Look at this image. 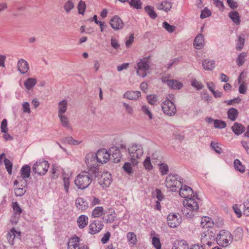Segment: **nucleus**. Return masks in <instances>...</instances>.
Wrapping results in <instances>:
<instances>
[{
  "label": "nucleus",
  "instance_id": "e2e57ef3",
  "mask_svg": "<svg viewBox=\"0 0 249 249\" xmlns=\"http://www.w3.org/2000/svg\"><path fill=\"white\" fill-rule=\"evenodd\" d=\"M245 43V39L241 36H239L236 44V49L238 50H241L244 47Z\"/></svg>",
  "mask_w": 249,
  "mask_h": 249
},
{
  "label": "nucleus",
  "instance_id": "58836bf2",
  "mask_svg": "<svg viewBox=\"0 0 249 249\" xmlns=\"http://www.w3.org/2000/svg\"><path fill=\"white\" fill-rule=\"evenodd\" d=\"M26 179L22 176L18 177L17 179L14 181V184L16 186L26 187L27 183Z\"/></svg>",
  "mask_w": 249,
  "mask_h": 249
},
{
  "label": "nucleus",
  "instance_id": "0eeeda50",
  "mask_svg": "<svg viewBox=\"0 0 249 249\" xmlns=\"http://www.w3.org/2000/svg\"><path fill=\"white\" fill-rule=\"evenodd\" d=\"M85 162L89 171H92L93 173L96 172L98 161L94 153L92 152L88 153L85 156Z\"/></svg>",
  "mask_w": 249,
  "mask_h": 249
},
{
  "label": "nucleus",
  "instance_id": "49530a36",
  "mask_svg": "<svg viewBox=\"0 0 249 249\" xmlns=\"http://www.w3.org/2000/svg\"><path fill=\"white\" fill-rule=\"evenodd\" d=\"M63 182L65 191L68 193L70 186V176L63 175Z\"/></svg>",
  "mask_w": 249,
  "mask_h": 249
},
{
  "label": "nucleus",
  "instance_id": "ddd939ff",
  "mask_svg": "<svg viewBox=\"0 0 249 249\" xmlns=\"http://www.w3.org/2000/svg\"><path fill=\"white\" fill-rule=\"evenodd\" d=\"M98 162L105 163L110 159V154L105 149H99L95 154Z\"/></svg>",
  "mask_w": 249,
  "mask_h": 249
},
{
  "label": "nucleus",
  "instance_id": "a19ab883",
  "mask_svg": "<svg viewBox=\"0 0 249 249\" xmlns=\"http://www.w3.org/2000/svg\"><path fill=\"white\" fill-rule=\"evenodd\" d=\"M144 9L145 12L151 18L155 19L157 18V14L154 11V8L153 7L148 5L145 7Z\"/></svg>",
  "mask_w": 249,
  "mask_h": 249
},
{
  "label": "nucleus",
  "instance_id": "680f3d73",
  "mask_svg": "<svg viewBox=\"0 0 249 249\" xmlns=\"http://www.w3.org/2000/svg\"><path fill=\"white\" fill-rule=\"evenodd\" d=\"M123 169L124 171L129 175L131 174L133 172L131 164L129 162H125L124 164Z\"/></svg>",
  "mask_w": 249,
  "mask_h": 249
},
{
  "label": "nucleus",
  "instance_id": "4468645a",
  "mask_svg": "<svg viewBox=\"0 0 249 249\" xmlns=\"http://www.w3.org/2000/svg\"><path fill=\"white\" fill-rule=\"evenodd\" d=\"M112 182L111 175L108 172L103 173L99 178V183L103 188L108 187Z\"/></svg>",
  "mask_w": 249,
  "mask_h": 249
},
{
  "label": "nucleus",
  "instance_id": "dca6fc26",
  "mask_svg": "<svg viewBox=\"0 0 249 249\" xmlns=\"http://www.w3.org/2000/svg\"><path fill=\"white\" fill-rule=\"evenodd\" d=\"M161 80L164 83H167L169 88L179 89L182 87V84L175 80H171L169 76H163L161 78Z\"/></svg>",
  "mask_w": 249,
  "mask_h": 249
},
{
  "label": "nucleus",
  "instance_id": "f03ea898",
  "mask_svg": "<svg viewBox=\"0 0 249 249\" xmlns=\"http://www.w3.org/2000/svg\"><path fill=\"white\" fill-rule=\"evenodd\" d=\"M128 152L132 164L137 165L143 154L142 146L140 144H133L129 147Z\"/></svg>",
  "mask_w": 249,
  "mask_h": 249
},
{
  "label": "nucleus",
  "instance_id": "2eb2a0df",
  "mask_svg": "<svg viewBox=\"0 0 249 249\" xmlns=\"http://www.w3.org/2000/svg\"><path fill=\"white\" fill-rule=\"evenodd\" d=\"M103 227L104 224L101 221H93L89 226V233L91 234L97 233L101 231Z\"/></svg>",
  "mask_w": 249,
  "mask_h": 249
},
{
  "label": "nucleus",
  "instance_id": "c756f323",
  "mask_svg": "<svg viewBox=\"0 0 249 249\" xmlns=\"http://www.w3.org/2000/svg\"><path fill=\"white\" fill-rule=\"evenodd\" d=\"M62 125L67 128H71L69 119L65 114L58 115Z\"/></svg>",
  "mask_w": 249,
  "mask_h": 249
},
{
  "label": "nucleus",
  "instance_id": "6e6d98bb",
  "mask_svg": "<svg viewBox=\"0 0 249 249\" xmlns=\"http://www.w3.org/2000/svg\"><path fill=\"white\" fill-rule=\"evenodd\" d=\"M159 169L162 175H166L168 173V166L166 164L164 163H162L160 164Z\"/></svg>",
  "mask_w": 249,
  "mask_h": 249
},
{
  "label": "nucleus",
  "instance_id": "1a4fd4ad",
  "mask_svg": "<svg viewBox=\"0 0 249 249\" xmlns=\"http://www.w3.org/2000/svg\"><path fill=\"white\" fill-rule=\"evenodd\" d=\"M49 167L48 161L44 160H38L33 166V171L37 175H44L47 172Z\"/></svg>",
  "mask_w": 249,
  "mask_h": 249
},
{
  "label": "nucleus",
  "instance_id": "e433bc0d",
  "mask_svg": "<svg viewBox=\"0 0 249 249\" xmlns=\"http://www.w3.org/2000/svg\"><path fill=\"white\" fill-rule=\"evenodd\" d=\"M215 67L214 61L205 59L203 60V69L206 70L212 71Z\"/></svg>",
  "mask_w": 249,
  "mask_h": 249
},
{
  "label": "nucleus",
  "instance_id": "f8f14e48",
  "mask_svg": "<svg viewBox=\"0 0 249 249\" xmlns=\"http://www.w3.org/2000/svg\"><path fill=\"white\" fill-rule=\"evenodd\" d=\"M179 189V195L181 197L184 198V199L191 198L195 196L194 191L190 187L186 185H181Z\"/></svg>",
  "mask_w": 249,
  "mask_h": 249
},
{
  "label": "nucleus",
  "instance_id": "bf43d9fd",
  "mask_svg": "<svg viewBox=\"0 0 249 249\" xmlns=\"http://www.w3.org/2000/svg\"><path fill=\"white\" fill-rule=\"evenodd\" d=\"M116 217V214L114 211H112L110 213L107 215V218H105V221L107 223H112Z\"/></svg>",
  "mask_w": 249,
  "mask_h": 249
},
{
  "label": "nucleus",
  "instance_id": "20e7f679",
  "mask_svg": "<svg viewBox=\"0 0 249 249\" xmlns=\"http://www.w3.org/2000/svg\"><path fill=\"white\" fill-rule=\"evenodd\" d=\"M91 182V178L88 172H83L78 174L75 178V185L80 189H85Z\"/></svg>",
  "mask_w": 249,
  "mask_h": 249
},
{
  "label": "nucleus",
  "instance_id": "4d7b16f0",
  "mask_svg": "<svg viewBox=\"0 0 249 249\" xmlns=\"http://www.w3.org/2000/svg\"><path fill=\"white\" fill-rule=\"evenodd\" d=\"M4 163L8 174L11 175L12 173V170L13 167V164L11 161L8 159H4Z\"/></svg>",
  "mask_w": 249,
  "mask_h": 249
},
{
  "label": "nucleus",
  "instance_id": "338daca9",
  "mask_svg": "<svg viewBox=\"0 0 249 249\" xmlns=\"http://www.w3.org/2000/svg\"><path fill=\"white\" fill-rule=\"evenodd\" d=\"M227 2L229 7L232 9H234L238 6V3L234 0H227Z\"/></svg>",
  "mask_w": 249,
  "mask_h": 249
},
{
  "label": "nucleus",
  "instance_id": "a878e982",
  "mask_svg": "<svg viewBox=\"0 0 249 249\" xmlns=\"http://www.w3.org/2000/svg\"><path fill=\"white\" fill-rule=\"evenodd\" d=\"M89 222V218L85 215L79 216L77 220V223L79 228L83 229L88 225Z\"/></svg>",
  "mask_w": 249,
  "mask_h": 249
},
{
  "label": "nucleus",
  "instance_id": "4c0bfd02",
  "mask_svg": "<svg viewBox=\"0 0 249 249\" xmlns=\"http://www.w3.org/2000/svg\"><path fill=\"white\" fill-rule=\"evenodd\" d=\"M74 7L72 0H68L64 4L63 8L67 13H70Z\"/></svg>",
  "mask_w": 249,
  "mask_h": 249
},
{
  "label": "nucleus",
  "instance_id": "13d9d810",
  "mask_svg": "<svg viewBox=\"0 0 249 249\" xmlns=\"http://www.w3.org/2000/svg\"><path fill=\"white\" fill-rule=\"evenodd\" d=\"M147 100L149 104L154 105L158 101V97L155 94H150L147 96Z\"/></svg>",
  "mask_w": 249,
  "mask_h": 249
},
{
  "label": "nucleus",
  "instance_id": "412c9836",
  "mask_svg": "<svg viewBox=\"0 0 249 249\" xmlns=\"http://www.w3.org/2000/svg\"><path fill=\"white\" fill-rule=\"evenodd\" d=\"M189 245L183 240H176L173 243L172 249H189Z\"/></svg>",
  "mask_w": 249,
  "mask_h": 249
},
{
  "label": "nucleus",
  "instance_id": "7c9ffc66",
  "mask_svg": "<svg viewBox=\"0 0 249 249\" xmlns=\"http://www.w3.org/2000/svg\"><path fill=\"white\" fill-rule=\"evenodd\" d=\"M193 45L197 50H200L202 48V35L199 34L194 39Z\"/></svg>",
  "mask_w": 249,
  "mask_h": 249
},
{
  "label": "nucleus",
  "instance_id": "aec40b11",
  "mask_svg": "<svg viewBox=\"0 0 249 249\" xmlns=\"http://www.w3.org/2000/svg\"><path fill=\"white\" fill-rule=\"evenodd\" d=\"M150 238L152 239V243L156 249H161V244L159 238V235L155 231H152L150 233Z\"/></svg>",
  "mask_w": 249,
  "mask_h": 249
},
{
  "label": "nucleus",
  "instance_id": "a211bd4d",
  "mask_svg": "<svg viewBox=\"0 0 249 249\" xmlns=\"http://www.w3.org/2000/svg\"><path fill=\"white\" fill-rule=\"evenodd\" d=\"M156 6L157 9L168 12L172 8V4L170 1L164 0L156 3Z\"/></svg>",
  "mask_w": 249,
  "mask_h": 249
},
{
  "label": "nucleus",
  "instance_id": "5701e85b",
  "mask_svg": "<svg viewBox=\"0 0 249 249\" xmlns=\"http://www.w3.org/2000/svg\"><path fill=\"white\" fill-rule=\"evenodd\" d=\"M20 232L17 231L14 228H13L8 232L7 236V240L11 245L14 244V240L16 237H20Z\"/></svg>",
  "mask_w": 249,
  "mask_h": 249
},
{
  "label": "nucleus",
  "instance_id": "cd10ccee",
  "mask_svg": "<svg viewBox=\"0 0 249 249\" xmlns=\"http://www.w3.org/2000/svg\"><path fill=\"white\" fill-rule=\"evenodd\" d=\"M68 108V102L66 100L60 101L58 104V115L65 114Z\"/></svg>",
  "mask_w": 249,
  "mask_h": 249
},
{
  "label": "nucleus",
  "instance_id": "72a5a7b5",
  "mask_svg": "<svg viewBox=\"0 0 249 249\" xmlns=\"http://www.w3.org/2000/svg\"><path fill=\"white\" fill-rule=\"evenodd\" d=\"M37 80L34 78H29L24 82V86L26 89L30 90L36 85Z\"/></svg>",
  "mask_w": 249,
  "mask_h": 249
},
{
  "label": "nucleus",
  "instance_id": "052dcab7",
  "mask_svg": "<svg viewBox=\"0 0 249 249\" xmlns=\"http://www.w3.org/2000/svg\"><path fill=\"white\" fill-rule=\"evenodd\" d=\"M12 207L15 213L17 214L20 215L22 212V210L17 202L12 203Z\"/></svg>",
  "mask_w": 249,
  "mask_h": 249
},
{
  "label": "nucleus",
  "instance_id": "c9c22d12",
  "mask_svg": "<svg viewBox=\"0 0 249 249\" xmlns=\"http://www.w3.org/2000/svg\"><path fill=\"white\" fill-rule=\"evenodd\" d=\"M121 159V153L120 150L117 148H115L113 152L110 159H112L115 163H118L120 161Z\"/></svg>",
  "mask_w": 249,
  "mask_h": 249
},
{
  "label": "nucleus",
  "instance_id": "6ab92c4d",
  "mask_svg": "<svg viewBox=\"0 0 249 249\" xmlns=\"http://www.w3.org/2000/svg\"><path fill=\"white\" fill-rule=\"evenodd\" d=\"M17 67L21 74L26 73L29 70V65L27 61L24 59H20L17 63Z\"/></svg>",
  "mask_w": 249,
  "mask_h": 249
},
{
  "label": "nucleus",
  "instance_id": "a18cd8bd",
  "mask_svg": "<svg viewBox=\"0 0 249 249\" xmlns=\"http://www.w3.org/2000/svg\"><path fill=\"white\" fill-rule=\"evenodd\" d=\"M142 111L144 115L148 116V119L151 120L153 118V115L150 111L149 107L146 105H143L142 107Z\"/></svg>",
  "mask_w": 249,
  "mask_h": 249
},
{
  "label": "nucleus",
  "instance_id": "6e6552de",
  "mask_svg": "<svg viewBox=\"0 0 249 249\" xmlns=\"http://www.w3.org/2000/svg\"><path fill=\"white\" fill-rule=\"evenodd\" d=\"M149 61L147 57H144L140 60L137 63V73L141 77H144L147 75V71L149 70Z\"/></svg>",
  "mask_w": 249,
  "mask_h": 249
},
{
  "label": "nucleus",
  "instance_id": "3c124183",
  "mask_svg": "<svg viewBox=\"0 0 249 249\" xmlns=\"http://www.w3.org/2000/svg\"><path fill=\"white\" fill-rule=\"evenodd\" d=\"M234 236L237 240H240L243 236V230L241 228H236L234 231Z\"/></svg>",
  "mask_w": 249,
  "mask_h": 249
},
{
  "label": "nucleus",
  "instance_id": "ea45409f",
  "mask_svg": "<svg viewBox=\"0 0 249 249\" xmlns=\"http://www.w3.org/2000/svg\"><path fill=\"white\" fill-rule=\"evenodd\" d=\"M127 239L130 244L135 245L137 242L136 235L133 232H129L127 233Z\"/></svg>",
  "mask_w": 249,
  "mask_h": 249
},
{
  "label": "nucleus",
  "instance_id": "5fc2aeb1",
  "mask_svg": "<svg viewBox=\"0 0 249 249\" xmlns=\"http://www.w3.org/2000/svg\"><path fill=\"white\" fill-rule=\"evenodd\" d=\"M143 166L144 168L148 171L151 170L153 169V166L151 164L150 158L147 157L143 161Z\"/></svg>",
  "mask_w": 249,
  "mask_h": 249
},
{
  "label": "nucleus",
  "instance_id": "f704fd0d",
  "mask_svg": "<svg viewBox=\"0 0 249 249\" xmlns=\"http://www.w3.org/2000/svg\"><path fill=\"white\" fill-rule=\"evenodd\" d=\"M31 167L30 166L25 165L23 166L20 170L21 176L27 178L30 176Z\"/></svg>",
  "mask_w": 249,
  "mask_h": 249
},
{
  "label": "nucleus",
  "instance_id": "39448f33",
  "mask_svg": "<svg viewBox=\"0 0 249 249\" xmlns=\"http://www.w3.org/2000/svg\"><path fill=\"white\" fill-rule=\"evenodd\" d=\"M214 223L211 217L203 216V238L206 241L214 237V233L213 231Z\"/></svg>",
  "mask_w": 249,
  "mask_h": 249
},
{
  "label": "nucleus",
  "instance_id": "9b49d317",
  "mask_svg": "<svg viewBox=\"0 0 249 249\" xmlns=\"http://www.w3.org/2000/svg\"><path fill=\"white\" fill-rule=\"evenodd\" d=\"M161 108L164 113L169 116H172L176 112L175 106L169 100H166L162 103Z\"/></svg>",
  "mask_w": 249,
  "mask_h": 249
},
{
  "label": "nucleus",
  "instance_id": "9d476101",
  "mask_svg": "<svg viewBox=\"0 0 249 249\" xmlns=\"http://www.w3.org/2000/svg\"><path fill=\"white\" fill-rule=\"evenodd\" d=\"M167 224L171 228H176L181 223V216L178 213H170L167 218Z\"/></svg>",
  "mask_w": 249,
  "mask_h": 249
},
{
  "label": "nucleus",
  "instance_id": "864d4df0",
  "mask_svg": "<svg viewBox=\"0 0 249 249\" xmlns=\"http://www.w3.org/2000/svg\"><path fill=\"white\" fill-rule=\"evenodd\" d=\"M162 27L169 33H172L175 31L176 27L175 26L170 25L167 22L164 21L162 23Z\"/></svg>",
  "mask_w": 249,
  "mask_h": 249
},
{
  "label": "nucleus",
  "instance_id": "393cba45",
  "mask_svg": "<svg viewBox=\"0 0 249 249\" xmlns=\"http://www.w3.org/2000/svg\"><path fill=\"white\" fill-rule=\"evenodd\" d=\"M124 96L129 100H137L141 96V92L139 91H128L124 94Z\"/></svg>",
  "mask_w": 249,
  "mask_h": 249
},
{
  "label": "nucleus",
  "instance_id": "79ce46f5",
  "mask_svg": "<svg viewBox=\"0 0 249 249\" xmlns=\"http://www.w3.org/2000/svg\"><path fill=\"white\" fill-rule=\"evenodd\" d=\"M234 167L235 169L241 173L245 172V167L243 165L242 162L238 159H236L234 161Z\"/></svg>",
  "mask_w": 249,
  "mask_h": 249
},
{
  "label": "nucleus",
  "instance_id": "c85d7f7f",
  "mask_svg": "<svg viewBox=\"0 0 249 249\" xmlns=\"http://www.w3.org/2000/svg\"><path fill=\"white\" fill-rule=\"evenodd\" d=\"M228 118L231 121H234L237 118L239 112L238 110L234 107L230 108L227 111Z\"/></svg>",
  "mask_w": 249,
  "mask_h": 249
},
{
  "label": "nucleus",
  "instance_id": "2f4dec72",
  "mask_svg": "<svg viewBox=\"0 0 249 249\" xmlns=\"http://www.w3.org/2000/svg\"><path fill=\"white\" fill-rule=\"evenodd\" d=\"M229 16L232 21L236 25L240 23L241 19L239 14L237 11H231L229 13Z\"/></svg>",
  "mask_w": 249,
  "mask_h": 249
},
{
  "label": "nucleus",
  "instance_id": "37998d69",
  "mask_svg": "<svg viewBox=\"0 0 249 249\" xmlns=\"http://www.w3.org/2000/svg\"><path fill=\"white\" fill-rule=\"evenodd\" d=\"M130 5L134 8L140 9L142 8V3L140 0H128Z\"/></svg>",
  "mask_w": 249,
  "mask_h": 249
},
{
  "label": "nucleus",
  "instance_id": "69168bd1",
  "mask_svg": "<svg viewBox=\"0 0 249 249\" xmlns=\"http://www.w3.org/2000/svg\"><path fill=\"white\" fill-rule=\"evenodd\" d=\"M22 107L23 112L28 113H31L30 104L28 102H24L22 105Z\"/></svg>",
  "mask_w": 249,
  "mask_h": 249
},
{
  "label": "nucleus",
  "instance_id": "8fccbe9b",
  "mask_svg": "<svg viewBox=\"0 0 249 249\" xmlns=\"http://www.w3.org/2000/svg\"><path fill=\"white\" fill-rule=\"evenodd\" d=\"M213 125L215 128L222 129L226 127V123L220 120H214Z\"/></svg>",
  "mask_w": 249,
  "mask_h": 249
},
{
  "label": "nucleus",
  "instance_id": "09e8293b",
  "mask_svg": "<svg viewBox=\"0 0 249 249\" xmlns=\"http://www.w3.org/2000/svg\"><path fill=\"white\" fill-rule=\"evenodd\" d=\"M246 56L247 54L245 53H242L239 54L236 59V63L238 66H241L244 63Z\"/></svg>",
  "mask_w": 249,
  "mask_h": 249
},
{
  "label": "nucleus",
  "instance_id": "0e129e2a",
  "mask_svg": "<svg viewBox=\"0 0 249 249\" xmlns=\"http://www.w3.org/2000/svg\"><path fill=\"white\" fill-rule=\"evenodd\" d=\"M0 130H1V132L2 133L8 132V129L7 121L5 119H3L1 123Z\"/></svg>",
  "mask_w": 249,
  "mask_h": 249
},
{
  "label": "nucleus",
  "instance_id": "c03bdc74",
  "mask_svg": "<svg viewBox=\"0 0 249 249\" xmlns=\"http://www.w3.org/2000/svg\"><path fill=\"white\" fill-rule=\"evenodd\" d=\"M86 3L85 1L80 0L77 5L78 13L79 14L84 15L86 10Z\"/></svg>",
  "mask_w": 249,
  "mask_h": 249
},
{
  "label": "nucleus",
  "instance_id": "f3484780",
  "mask_svg": "<svg viewBox=\"0 0 249 249\" xmlns=\"http://www.w3.org/2000/svg\"><path fill=\"white\" fill-rule=\"evenodd\" d=\"M109 24L114 30H119L124 27V22L118 16H113L109 20Z\"/></svg>",
  "mask_w": 249,
  "mask_h": 249
},
{
  "label": "nucleus",
  "instance_id": "de8ad7c7",
  "mask_svg": "<svg viewBox=\"0 0 249 249\" xmlns=\"http://www.w3.org/2000/svg\"><path fill=\"white\" fill-rule=\"evenodd\" d=\"M211 146L216 153L219 154L222 153V149L220 147V143L212 141L211 143Z\"/></svg>",
  "mask_w": 249,
  "mask_h": 249
},
{
  "label": "nucleus",
  "instance_id": "7ed1b4c3",
  "mask_svg": "<svg viewBox=\"0 0 249 249\" xmlns=\"http://www.w3.org/2000/svg\"><path fill=\"white\" fill-rule=\"evenodd\" d=\"M165 184L168 191L175 192L181 186V178L176 175H169L166 178Z\"/></svg>",
  "mask_w": 249,
  "mask_h": 249
},
{
  "label": "nucleus",
  "instance_id": "f257e3e1",
  "mask_svg": "<svg viewBox=\"0 0 249 249\" xmlns=\"http://www.w3.org/2000/svg\"><path fill=\"white\" fill-rule=\"evenodd\" d=\"M182 204V213L184 215L189 219L193 218L199 209L198 198L194 196L191 198L184 199Z\"/></svg>",
  "mask_w": 249,
  "mask_h": 249
},
{
  "label": "nucleus",
  "instance_id": "bb28decb",
  "mask_svg": "<svg viewBox=\"0 0 249 249\" xmlns=\"http://www.w3.org/2000/svg\"><path fill=\"white\" fill-rule=\"evenodd\" d=\"M232 131L237 135L242 134L245 130V127L242 124L235 123L231 127Z\"/></svg>",
  "mask_w": 249,
  "mask_h": 249
},
{
  "label": "nucleus",
  "instance_id": "b1692460",
  "mask_svg": "<svg viewBox=\"0 0 249 249\" xmlns=\"http://www.w3.org/2000/svg\"><path fill=\"white\" fill-rule=\"evenodd\" d=\"M68 249H80L79 239L77 237L71 238L68 243Z\"/></svg>",
  "mask_w": 249,
  "mask_h": 249
},
{
  "label": "nucleus",
  "instance_id": "603ef678",
  "mask_svg": "<svg viewBox=\"0 0 249 249\" xmlns=\"http://www.w3.org/2000/svg\"><path fill=\"white\" fill-rule=\"evenodd\" d=\"M26 192V187H21L20 186L16 187L15 188V193L16 196H23L25 193Z\"/></svg>",
  "mask_w": 249,
  "mask_h": 249
},
{
  "label": "nucleus",
  "instance_id": "774afa93",
  "mask_svg": "<svg viewBox=\"0 0 249 249\" xmlns=\"http://www.w3.org/2000/svg\"><path fill=\"white\" fill-rule=\"evenodd\" d=\"M244 214L246 215V216H249V199L244 203Z\"/></svg>",
  "mask_w": 249,
  "mask_h": 249
},
{
  "label": "nucleus",
  "instance_id": "423d86ee",
  "mask_svg": "<svg viewBox=\"0 0 249 249\" xmlns=\"http://www.w3.org/2000/svg\"><path fill=\"white\" fill-rule=\"evenodd\" d=\"M217 243L221 247H227L232 241V235L229 231L221 230L216 237Z\"/></svg>",
  "mask_w": 249,
  "mask_h": 249
},
{
  "label": "nucleus",
  "instance_id": "473e14b6",
  "mask_svg": "<svg viewBox=\"0 0 249 249\" xmlns=\"http://www.w3.org/2000/svg\"><path fill=\"white\" fill-rule=\"evenodd\" d=\"M104 214V209L102 207H96L92 211L91 217L98 218L102 216Z\"/></svg>",
  "mask_w": 249,
  "mask_h": 249
},
{
  "label": "nucleus",
  "instance_id": "4be33fe9",
  "mask_svg": "<svg viewBox=\"0 0 249 249\" xmlns=\"http://www.w3.org/2000/svg\"><path fill=\"white\" fill-rule=\"evenodd\" d=\"M75 206L79 210L83 211L88 208V203L82 197H78L75 200Z\"/></svg>",
  "mask_w": 249,
  "mask_h": 249
}]
</instances>
